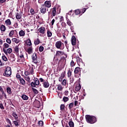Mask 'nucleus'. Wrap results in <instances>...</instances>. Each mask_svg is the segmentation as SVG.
I'll list each match as a JSON object with an SVG mask.
<instances>
[{
	"instance_id": "48",
	"label": "nucleus",
	"mask_w": 127,
	"mask_h": 127,
	"mask_svg": "<svg viewBox=\"0 0 127 127\" xmlns=\"http://www.w3.org/2000/svg\"><path fill=\"white\" fill-rule=\"evenodd\" d=\"M43 50H44V48L43 47V46H40L39 48V51H40V52H42Z\"/></svg>"
},
{
	"instance_id": "27",
	"label": "nucleus",
	"mask_w": 127,
	"mask_h": 127,
	"mask_svg": "<svg viewBox=\"0 0 127 127\" xmlns=\"http://www.w3.org/2000/svg\"><path fill=\"white\" fill-rule=\"evenodd\" d=\"M19 34L20 36H24V35H25V33L23 31V30H21L19 31Z\"/></svg>"
},
{
	"instance_id": "18",
	"label": "nucleus",
	"mask_w": 127,
	"mask_h": 127,
	"mask_svg": "<svg viewBox=\"0 0 127 127\" xmlns=\"http://www.w3.org/2000/svg\"><path fill=\"white\" fill-rule=\"evenodd\" d=\"M19 80L20 81L21 85H22L23 86H25V80H24L23 78H20V79Z\"/></svg>"
},
{
	"instance_id": "43",
	"label": "nucleus",
	"mask_w": 127,
	"mask_h": 127,
	"mask_svg": "<svg viewBox=\"0 0 127 127\" xmlns=\"http://www.w3.org/2000/svg\"><path fill=\"white\" fill-rule=\"evenodd\" d=\"M2 60H3V61H5V62H6V61H7V58H6L5 55L2 56Z\"/></svg>"
},
{
	"instance_id": "1",
	"label": "nucleus",
	"mask_w": 127,
	"mask_h": 127,
	"mask_svg": "<svg viewBox=\"0 0 127 127\" xmlns=\"http://www.w3.org/2000/svg\"><path fill=\"white\" fill-rule=\"evenodd\" d=\"M85 119L88 124H95L97 122V118L95 116L87 115L85 116Z\"/></svg>"
},
{
	"instance_id": "39",
	"label": "nucleus",
	"mask_w": 127,
	"mask_h": 127,
	"mask_svg": "<svg viewBox=\"0 0 127 127\" xmlns=\"http://www.w3.org/2000/svg\"><path fill=\"white\" fill-rule=\"evenodd\" d=\"M32 52H33L32 48H30L27 49V52L28 54H31V53H32Z\"/></svg>"
},
{
	"instance_id": "21",
	"label": "nucleus",
	"mask_w": 127,
	"mask_h": 127,
	"mask_svg": "<svg viewBox=\"0 0 127 127\" xmlns=\"http://www.w3.org/2000/svg\"><path fill=\"white\" fill-rule=\"evenodd\" d=\"M12 41L13 42H15V43H16V44H18V43H19V40L17 39L16 38H13L12 39Z\"/></svg>"
},
{
	"instance_id": "55",
	"label": "nucleus",
	"mask_w": 127,
	"mask_h": 127,
	"mask_svg": "<svg viewBox=\"0 0 127 127\" xmlns=\"http://www.w3.org/2000/svg\"><path fill=\"white\" fill-rule=\"evenodd\" d=\"M60 12H61V8H58L57 9V13L58 14H59V13H60Z\"/></svg>"
},
{
	"instance_id": "11",
	"label": "nucleus",
	"mask_w": 127,
	"mask_h": 127,
	"mask_svg": "<svg viewBox=\"0 0 127 127\" xmlns=\"http://www.w3.org/2000/svg\"><path fill=\"white\" fill-rule=\"evenodd\" d=\"M51 10L52 17H53V16H55L56 15V13H57V12L56 11V7H54L52 9H51Z\"/></svg>"
},
{
	"instance_id": "46",
	"label": "nucleus",
	"mask_w": 127,
	"mask_h": 127,
	"mask_svg": "<svg viewBox=\"0 0 127 127\" xmlns=\"http://www.w3.org/2000/svg\"><path fill=\"white\" fill-rule=\"evenodd\" d=\"M68 124L70 127H74V123L73 122L70 121Z\"/></svg>"
},
{
	"instance_id": "40",
	"label": "nucleus",
	"mask_w": 127,
	"mask_h": 127,
	"mask_svg": "<svg viewBox=\"0 0 127 127\" xmlns=\"http://www.w3.org/2000/svg\"><path fill=\"white\" fill-rule=\"evenodd\" d=\"M30 13L31 14V15H34L35 14V11H34V9L33 8H31L30 9Z\"/></svg>"
},
{
	"instance_id": "49",
	"label": "nucleus",
	"mask_w": 127,
	"mask_h": 127,
	"mask_svg": "<svg viewBox=\"0 0 127 127\" xmlns=\"http://www.w3.org/2000/svg\"><path fill=\"white\" fill-rule=\"evenodd\" d=\"M69 78L70 83H73L74 82V77L71 76Z\"/></svg>"
},
{
	"instance_id": "20",
	"label": "nucleus",
	"mask_w": 127,
	"mask_h": 127,
	"mask_svg": "<svg viewBox=\"0 0 127 127\" xmlns=\"http://www.w3.org/2000/svg\"><path fill=\"white\" fill-rule=\"evenodd\" d=\"M5 24L7 25H11V21H10V19H8L5 21Z\"/></svg>"
},
{
	"instance_id": "57",
	"label": "nucleus",
	"mask_w": 127,
	"mask_h": 127,
	"mask_svg": "<svg viewBox=\"0 0 127 127\" xmlns=\"http://www.w3.org/2000/svg\"><path fill=\"white\" fill-rule=\"evenodd\" d=\"M16 78H17V79H19V80H20V79H21V76H20V75H19V74H16Z\"/></svg>"
},
{
	"instance_id": "58",
	"label": "nucleus",
	"mask_w": 127,
	"mask_h": 127,
	"mask_svg": "<svg viewBox=\"0 0 127 127\" xmlns=\"http://www.w3.org/2000/svg\"><path fill=\"white\" fill-rule=\"evenodd\" d=\"M0 108L1 110H4V107H3V105H2V104H0Z\"/></svg>"
},
{
	"instance_id": "53",
	"label": "nucleus",
	"mask_w": 127,
	"mask_h": 127,
	"mask_svg": "<svg viewBox=\"0 0 127 127\" xmlns=\"http://www.w3.org/2000/svg\"><path fill=\"white\" fill-rule=\"evenodd\" d=\"M70 66H71V67L75 66V63L74 62V61H71V62H70Z\"/></svg>"
},
{
	"instance_id": "12",
	"label": "nucleus",
	"mask_w": 127,
	"mask_h": 127,
	"mask_svg": "<svg viewBox=\"0 0 127 127\" xmlns=\"http://www.w3.org/2000/svg\"><path fill=\"white\" fill-rule=\"evenodd\" d=\"M38 31L40 33H42V34H44V33H45V28L41 27L38 29Z\"/></svg>"
},
{
	"instance_id": "24",
	"label": "nucleus",
	"mask_w": 127,
	"mask_h": 127,
	"mask_svg": "<svg viewBox=\"0 0 127 127\" xmlns=\"http://www.w3.org/2000/svg\"><path fill=\"white\" fill-rule=\"evenodd\" d=\"M0 30L1 31H2L3 32L5 31V26H4V25H1L0 26Z\"/></svg>"
},
{
	"instance_id": "63",
	"label": "nucleus",
	"mask_w": 127,
	"mask_h": 127,
	"mask_svg": "<svg viewBox=\"0 0 127 127\" xmlns=\"http://www.w3.org/2000/svg\"><path fill=\"white\" fill-rule=\"evenodd\" d=\"M55 22V19H53L52 20L51 23H52V25H53L54 24V23Z\"/></svg>"
},
{
	"instance_id": "37",
	"label": "nucleus",
	"mask_w": 127,
	"mask_h": 127,
	"mask_svg": "<svg viewBox=\"0 0 127 127\" xmlns=\"http://www.w3.org/2000/svg\"><path fill=\"white\" fill-rule=\"evenodd\" d=\"M76 61L77 63H81L82 62V59L80 58V57H78L76 58Z\"/></svg>"
},
{
	"instance_id": "14",
	"label": "nucleus",
	"mask_w": 127,
	"mask_h": 127,
	"mask_svg": "<svg viewBox=\"0 0 127 127\" xmlns=\"http://www.w3.org/2000/svg\"><path fill=\"white\" fill-rule=\"evenodd\" d=\"M81 72V68L79 67H77L74 69V74H80V72Z\"/></svg>"
},
{
	"instance_id": "6",
	"label": "nucleus",
	"mask_w": 127,
	"mask_h": 127,
	"mask_svg": "<svg viewBox=\"0 0 127 127\" xmlns=\"http://www.w3.org/2000/svg\"><path fill=\"white\" fill-rule=\"evenodd\" d=\"M3 52L5 54V55H7V53H8V54H10V53L12 52V49L10 48L7 49V50L3 49Z\"/></svg>"
},
{
	"instance_id": "29",
	"label": "nucleus",
	"mask_w": 127,
	"mask_h": 127,
	"mask_svg": "<svg viewBox=\"0 0 127 127\" xmlns=\"http://www.w3.org/2000/svg\"><path fill=\"white\" fill-rule=\"evenodd\" d=\"M39 43H40V40L38 38L35 40L34 44L35 45H38Z\"/></svg>"
},
{
	"instance_id": "50",
	"label": "nucleus",
	"mask_w": 127,
	"mask_h": 127,
	"mask_svg": "<svg viewBox=\"0 0 127 127\" xmlns=\"http://www.w3.org/2000/svg\"><path fill=\"white\" fill-rule=\"evenodd\" d=\"M6 122L9 124V125H10V126H11V122H10V120L8 119V118H6Z\"/></svg>"
},
{
	"instance_id": "30",
	"label": "nucleus",
	"mask_w": 127,
	"mask_h": 127,
	"mask_svg": "<svg viewBox=\"0 0 127 127\" xmlns=\"http://www.w3.org/2000/svg\"><path fill=\"white\" fill-rule=\"evenodd\" d=\"M9 45H8V44L6 43H4L3 49L9 48Z\"/></svg>"
},
{
	"instance_id": "56",
	"label": "nucleus",
	"mask_w": 127,
	"mask_h": 127,
	"mask_svg": "<svg viewBox=\"0 0 127 127\" xmlns=\"http://www.w3.org/2000/svg\"><path fill=\"white\" fill-rule=\"evenodd\" d=\"M39 126H40L41 127H42V126H43V121H40L39 122Z\"/></svg>"
},
{
	"instance_id": "62",
	"label": "nucleus",
	"mask_w": 127,
	"mask_h": 127,
	"mask_svg": "<svg viewBox=\"0 0 127 127\" xmlns=\"http://www.w3.org/2000/svg\"><path fill=\"white\" fill-rule=\"evenodd\" d=\"M64 20V18L63 16H61V17H60V21L61 22L63 21Z\"/></svg>"
},
{
	"instance_id": "19",
	"label": "nucleus",
	"mask_w": 127,
	"mask_h": 127,
	"mask_svg": "<svg viewBox=\"0 0 127 127\" xmlns=\"http://www.w3.org/2000/svg\"><path fill=\"white\" fill-rule=\"evenodd\" d=\"M21 98L24 101H27L28 100V96L25 94L22 95Z\"/></svg>"
},
{
	"instance_id": "31",
	"label": "nucleus",
	"mask_w": 127,
	"mask_h": 127,
	"mask_svg": "<svg viewBox=\"0 0 127 127\" xmlns=\"http://www.w3.org/2000/svg\"><path fill=\"white\" fill-rule=\"evenodd\" d=\"M65 109V105L62 104L60 106V110L62 112H63Z\"/></svg>"
},
{
	"instance_id": "17",
	"label": "nucleus",
	"mask_w": 127,
	"mask_h": 127,
	"mask_svg": "<svg viewBox=\"0 0 127 127\" xmlns=\"http://www.w3.org/2000/svg\"><path fill=\"white\" fill-rule=\"evenodd\" d=\"M44 88H48L49 87V83L47 81H45L43 83Z\"/></svg>"
},
{
	"instance_id": "45",
	"label": "nucleus",
	"mask_w": 127,
	"mask_h": 127,
	"mask_svg": "<svg viewBox=\"0 0 127 127\" xmlns=\"http://www.w3.org/2000/svg\"><path fill=\"white\" fill-rule=\"evenodd\" d=\"M75 14L76 15H78V14H80V13H81V11H80V10L79 9H76L75 10Z\"/></svg>"
},
{
	"instance_id": "42",
	"label": "nucleus",
	"mask_w": 127,
	"mask_h": 127,
	"mask_svg": "<svg viewBox=\"0 0 127 127\" xmlns=\"http://www.w3.org/2000/svg\"><path fill=\"white\" fill-rule=\"evenodd\" d=\"M74 106V103H71L69 104L68 108L69 110H71L72 108H73V106Z\"/></svg>"
},
{
	"instance_id": "8",
	"label": "nucleus",
	"mask_w": 127,
	"mask_h": 127,
	"mask_svg": "<svg viewBox=\"0 0 127 127\" xmlns=\"http://www.w3.org/2000/svg\"><path fill=\"white\" fill-rule=\"evenodd\" d=\"M44 5H45V7H48V8H49V7H51V2L50 1H45Z\"/></svg>"
},
{
	"instance_id": "59",
	"label": "nucleus",
	"mask_w": 127,
	"mask_h": 127,
	"mask_svg": "<svg viewBox=\"0 0 127 127\" xmlns=\"http://www.w3.org/2000/svg\"><path fill=\"white\" fill-rule=\"evenodd\" d=\"M58 90L59 91H61V90H62V86H59L58 87Z\"/></svg>"
},
{
	"instance_id": "32",
	"label": "nucleus",
	"mask_w": 127,
	"mask_h": 127,
	"mask_svg": "<svg viewBox=\"0 0 127 127\" xmlns=\"http://www.w3.org/2000/svg\"><path fill=\"white\" fill-rule=\"evenodd\" d=\"M72 75V72H71V70H68V71H67V77L68 78H70L71 77Z\"/></svg>"
},
{
	"instance_id": "38",
	"label": "nucleus",
	"mask_w": 127,
	"mask_h": 127,
	"mask_svg": "<svg viewBox=\"0 0 127 127\" xmlns=\"http://www.w3.org/2000/svg\"><path fill=\"white\" fill-rule=\"evenodd\" d=\"M63 100L64 102H68V101H69V98L67 97L64 96Z\"/></svg>"
},
{
	"instance_id": "4",
	"label": "nucleus",
	"mask_w": 127,
	"mask_h": 127,
	"mask_svg": "<svg viewBox=\"0 0 127 127\" xmlns=\"http://www.w3.org/2000/svg\"><path fill=\"white\" fill-rule=\"evenodd\" d=\"M39 84H40L39 80H38V79L36 78L34 80V82H32L31 83V86L33 88H36V86L39 85Z\"/></svg>"
},
{
	"instance_id": "64",
	"label": "nucleus",
	"mask_w": 127,
	"mask_h": 127,
	"mask_svg": "<svg viewBox=\"0 0 127 127\" xmlns=\"http://www.w3.org/2000/svg\"><path fill=\"white\" fill-rule=\"evenodd\" d=\"M62 80H63V78L62 77H60L59 79V82H62Z\"/></svg>"
},
{
	"instance_id": "3",
	"label": "nucleus",
	"mask_w": 127,
	"mask_h": 127,
	"mask_svg": "<svg viewBox=\"0 0 127 127\" xmlns=\"http://www.w3.org/2000/svg\"><path fill=\"white\" fill-rule=\"evenodd\" d=\"M56 47L58 49H61V50H63L64 48V43H62L61 41H57L56 43Z\"/></svg>"
},
{
	"instance_id": "61",
	"label": "nucleus",
	"mask_w": 127,
	"mask_h": 127,
	"mask_svg": "<svg viewBox=\"0 0 127 127\" xmlns=\"http://www.w3.org/2000/svg\"><path fill=\"white\" fill-rule=\"evenodd\" d=\"M86 10H87V8H84L83 9H82V13H84L86 11Z\"/></svg>"
},
{
	"instance_id": "9",
	"label": "nucleus",
	"mask_w": 127,
	"mask_h": 127,
	"mask_svg": "<svg viewBox=\"0 0 127 127\" xmlns=\"http://www.w3.org/2000/svg\"><path fill=\"white\" fill-rule=\"evenodd\" d=\"M46 7H45V5H42L40 8V11L41 13H45L46 12Z\"/></svg>"
},
{
	"instance_id": "52",
	"label": "nucleus",
	"mask_w": 127,
	"mask_h": 127,
	"mask_svg": "<svg viewBox=\"0 0 127 127\" xmlns=\"http://www.w3.org/2000/svg\"><path fill=\"white\" fill-rule=\"evenodd\" d=\"M61 77L64 79V77H65V71L62 73Z\"/></svg>"
},
{
	"instance_id": "28",
	"label": "nucleus",
	"mask_w": 127,
	"mask_h": 127,
	"mask_svg": "<svg viewBox=\"0 0 127 127\" xmlns=\"http://www.w3.org/2000/svg\"><path fill=\"white\" fill-rule=\"evenodd\" d=\"M32 90L33 93L35 94V95H37V94H38V90H37V89L34 88H32Z\"/></svg>"
},
{
	"instance_id": "22",
	"label": "nucleus",
	"mask_w": 127,
	"mask_h": 127,
	"mask_svg": "<svg viewBox=\"0 0 127 127\" xmlns=\"http://www.w3.org/2000/svg\"><path fill=\"white\" fill-rule=\"evenodd\" d=\"M6 92L8 94H9V95H11V89L10 88V87H7L6 88Z\"/></svg>"
},
{
	"instance_id": "33",
	"label": "nucleus",
	"mask_w": 127,
	"mask_h": 127,
	"mask_svg": "<svg viewBox=\"0 0 127 127\" xmlns=\"http://www.w3.org/2000/svg\"><path fill=\"white\" fill-rule=\"evenodd\" d=\"M14 50L15 52H16V53H18V51L19 50V48H18V46H16V47H15V48H14Z\"/></svg>"
},
{
	"instance_id": "2",
	"label": "nucleus",
	"mask_w": 127,
	"mask_h": 127,
	"mask_svg": "<svg viewBox=\"0 0 127 127\" xmlns=\"http://www.w3.org/2000/svg\"><path fill=\"white\" fill-rule=\"evenodd\" d=\"M10 75H11V68L9 66H7L4 69L3 76L5 77H10Z\"/></svg>"
},
{
	"instance_id": "15",
	"label": "nucleus",
	"mask_w": 127,
	"mask_h": 127,
	"mask_svg": "<svg viewBox=\"0 0 127 127\" xmlns=\"http://www.w3.org/2000/svg\"><path fill=\"white\" fill-rule=\"evenodd\" d=\"M64 54L65 53L63 51H58L56 53L57 56H62V55H64Z\"/></svg>"
},
{
	"instance_id": "35",
	"label": "nucleus",
	"mask_w": 127,
	"mask_h": 127,
	"mask_svg": "<svg viewBox=\"0 0 127 127\" xmlns=\"http://www.w3.org/2000/svg\"><path fill=\"white\" fill-rule=\"evenodd\" d=\"M47 36L48 37H51V36H52V33H51L49 30H48L47 31Z\"/></svg>"
},
{
	"instance_id": "60",
	"label": "nucleus",
	"mask_w": 127,
	"mask_h": 127,
	"mask_svg": "<svg viewBox=\"0 0 127 127\" xmlns=\"http://www.w3.org/2000/svg\"><path fill=\"white\" fill-rule=\"evenodd\" d=\"M6 0H0V3H3V2H5Z\"/></svg>"
},
{
	"instance_id": "13",
	"label": "nucleus",
	"mask_w": 127,
	"mask_h": 127,
	"mask_svg": "<svg viewBox=\"0 0 127 127\" xmlns=\"http://www.w3.org/2000/svg\"><path fill=\"white\" fill-rule=\"evenodd\" d=\"M12 116L14 118L15 121H18V115H17L15 112L12 113Z\"/></svg>"
},
{
	"instance_id": "16",
	"label": "nucleus",
	"mask_w": 127,
	"mask_h": 127,
	"mask_svg": "<svg viewBox=\"0 0 127 127\" xmlns=\"http://www.w3.org/2000/svg\"><path fill=\"white\" fill-rule=\"evenodd\" d=\"M29 72L30 73V75H33V74H34V68H33L32 67H30Z\"/></svg>"
},
{
	"instance_id": "25",
	"label": "nucleus",
	"mask_w": 127,
	"mask_h": 127,
	"mask_svg": "<svg viewBox=\"0 0 127 127\" xmlns=\"http://www.w3.org/2000/svg\"><path fill=\"white\" fill-rule=\"evenodd\" d=\"M26 44L28 45V46H31L32 44L30 39H29L26 41Z\"/></svg>"
},
{
	"instance_id": "7",
	"label": "nucleus",
	"mask_w": 127,
	"mask_h": 127,
	"mask_svg": "<svg viewBox=\"0 0 127 127\" xmlns=\"http://www.w3.org/2000/svg\"><path fill=\"white\" fill-rule=\"evenodd\" d=\"M71 44L73 45V46H74V45H76V37L75 36H72L71 39Z\"/></svg>"
},
{
	"instance_id": "44",
	"label": "nucleus",
	"mask_w": 127,
	"mask_h": 127,
	"mask_svg": "<svg viewBox=\"0 0 127 127\" xmlns=\"http://www.w3.org/2000/svg\"><path fill=\"white\" fill-rule=\"evenodd\" d=\"M6 42L7 43H8V44H11V40L9 38H7L6 39Z\"/></svg>"
},
{
	"instance_id": "23",
	"label": "nucleus",
	"mask_w": 127,
	"mask_h": 127,
	"mask_svg": "<svg viewBox=\"0 0 127 127\" xmlns=\"http://www.w3.org/2000/svg\"><path fill=\"white\" fill-rule=\"evenodd\" d=\"M22 15L19 13H17L16 14V19H21Z\"/></svg>"
},
{
	"instance_id": "34",
	"label": "nucleus",
	"mask_w": 127,
	"mask_h": 127,
	"mask_svg": "<svg viewBox=\"0 0 127 127\" xmlns=\"http://www.w3.org/2000/svg\"><path fill=\"white\" fill-rule=\"evenodd\" d=\"M61 83L63 86H65L67 84V81L66 79H64Z\"/></svg>"
},
{
	"instance_id": "10",
	"label": "nucleus",
	"mask_w": 127,
	"mask_h": 127,
	"mask_svg": "<svg viewBox=\"0 0 127 127\" xmlns=\"http://www.w3.org/2000/svg\"><path fill=\"white\" fill-rule=\"evenodd\" d=\"M81 85L80 84L76 85V86L75 87V90H74V92L76 93L78 92H79V91H80V90H81Z\"/></svg>"
},
{
	"instance_id": "41",
	"label": "nucleus",
	"mask_w": 127,
	"mask_h": 127,
	"mask_svg": "<svg viewBox=\"0 0 127 127\" xmlns=\"http://www.w3.org/2000/svg\"><path fill=\"white\" fill-rule=\"evenodd\" d=\"M18 122V121H14L13 122V124L14 125V126H15V127H17V126H19V125H18V122Z\"/></svg>"
},
{
	"instance_id": "51",
	"label": "nucleus",
	"mask_w": 127,
	"mask_h": 127,
	"mask_svg": "<svg viewBox=\"0 0 127 127\" xmlns=\"http://www.w3.org/2000/svg\"><path fill=\"white\" fill-rule=\"evenodd\" d=\"M0 92L2 93V95L4 94V91H3V88H2V86H0Z\"/></svg>"
},
{
	"instance_id": "26",
	"label": "nucleus",
	"mask_w": 127,
	"mask_h": 127,
	"mask_svg": "<svg viewBox=\"0 0 127 127\" xmlns=\"http://www.w3.org/2000/svg\"><path fill=\"white\" fill-rule=\"evenodd\" d=\"M25 80L28 82V83H30L31 80H30V77L29 76H25Z\"/></svg>"
},
{
	"instance_id": "36",
	"label": "nucleus",
	"mask_w": 127,
	"mask_h": 127,
	"mask_svg": "<svg viewBox=\"0 0 127 127\" xmlns=\"http://www.w3.org/2000/svg\"><path fill=\"white\" fill-rule=\"evenodd\" d=\"M67 20V24L69 25V26H71V25H73V23H72L70 21V20L67 19H66Z\"/></svg>"
},
{
	"instance_id": "54",
	"label": "nucleus",
	"mask_w": 127,
	"mask_h": 127,
	"mask_svg": "<svg viewBox=\"0 0 127 127\" xmlns=\"http://www.w3.org/2000/svg\"><path fill=\"white\" fill-rule=\"evenodd\" d=\"M24 74L25 76H28V75H30L29 71H25L24 72Z\"/></svg>"
},
{
	"instance_id": "47",
	"label": "nucleus",
	"mask_w": 127,
	"mask_h": 127,
	"mask_svg": "<svg viewBox=\"0 0 127 127\" xmlns=\"http://www.w3.org/2000/svg\"><path fill=\"white\" fill-rule=\"evenodd\" d=\"M13 34H14V31L13 30L11 31L9 34V37H11Z\"/></svg>"
},
{
	"instance_id": "5",
	"label": "nucleus",
	"mask_w": 127,
	"mask_h": 127,
	"mask_svg": "<svg viewBox=\"0 0 127 127\" xmlns=\"http://www.w3.org/2000/svg\"><path fill=\"white\" fill-rule=\"evenodd\" d=\"M32 59L33 60V62H34L35 64H37V63H38V62L37 61V56L36 55V54H33L32 56Z\"/></svg>"
}]
</instances>
